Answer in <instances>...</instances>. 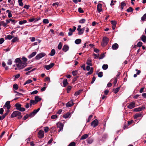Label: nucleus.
Returning a JSON list of instances; mask_svg holds the SVG:
<instances>
[{"label":"nucleus","instance_id":"nucleus-1","mask_svg":"<svg viewBox=\"0 0 146 146\" xmlns=\"http://www.w3.org/2000/svg\"><path fill=\"white\" fill-rule=\"evenodd\" d=\"M109 38L106 37H104L102 41L101 45L102 46H105L108 44Z\"/></svg>","mask_w":146,"mask_h":146},{"label":"nucleus","instance_id":"nucleus-2","mask_svg":"<svg viewBox=\"0 0 146 146\" xmlns=\"http://www.w3.org/2000/svg\"><path fill=\"white\" fill-rule=\"evenodd\" d=\"M15 62L16 63V66H24V64L22 61L20 60V58H16L15 60Z\"/></svg>","mask_w":146,"mask_h":146},{"label":"nucleus","instance_id":"nucleus-3","mask_svg":"<svg viewBox=\"0 0 146 146\" xmlns=\"http://www.w3.org/2000/svg\"><path fill=\"white\" fill-rule=\"evenodd\" d=\"M46 55V54L43 52L40 53L37 55L35 57V59L37 60H39L42 57Z\"/></svg>","mask_w":146,"mask_h":146},{"label":"nucleus","instance_id":"nucleus-4","mask_svg":"<svg viewBox=\"0 0 146 146\" xmlns=\"http://www.w3.org/2000/svg\"><path fill=\"white\" fill-rule=\"evenodd\" d=\"M21 114V113L18 111H13L11 115V118H13L16 117L19 115V114Z\"/></svg>","mask_w":146,"mask_h":146},{"label":"nucleus","instance_id":"nucleus-5","mask_svg":"<svg viewBox=\"0 0 146 146\" xmlns=\"http://www.w3.org/2000/svg\"><path fill=\"white\" fill-rule=\"evenodd\" d=\"M38 137L39 138H42L44 137V132L42 130H40L38 132Z\"/></svg>","mask_w":146,"mask_h":146},{"label":"nucleus","instance_id":"nucleus-6","mask_svg":"<svg viewBox=\"0 0 146 146\" xmlns=\"http://www.w3.org/2000/svg\"><path fill=\"white\" fill-rule=\"evenodd\" d=\"M54 65V63H51L48 65H45L44 66V68L47 70H48L52 67Z\"/></svg>","mask_w":146,"mask_h":146},{"label":"nucleus","instance_id":"nucleus-7","mask_svg":"<svg viewBox=\"0 0 146 146\" xmlns=\"http://www.w3.org/2000/svg\"><path fill=\"white\" fill-rule=\"evenodd\" d=\"M98 124V119H95L91 123V125H93L94 127L97 126Z\"/></svg>","mask_w":146,"mask_h":146},{"label":"nucleus","instance_id":"nucleus-8","mask_svg":"<svg viewBox=\"0 0 146 146\" xmlns=\"http://www.w3.org/2000/svg\"><path fill=\"white\" fill-rule=\"evenodd\" d=\"M145 108L144 106H143L142 107H139L138 108H135L133 110L134 111L138 112L141 111L142 110L144 109Z\"/></svg>","mask_w":146,"mask_h":146},{"label":"nucleus","instance_id":"nucleus-9","mask_svg":"<svg viewBox=\"0 0 146 146\" xmlns=\"http://www.w3.org/2000/svg\"><path fill=\"white\" fill-rule=\"evenodd\" d=\"M135 104L133 102H131L127 106V108L129 109H132L135 107Z\"/></svg>","mask_w":146,"mask_h":146},{"label":"nucleus","instance_id":"nucleus-10","mask_svg":"<svg viewBox=\"0 0 146 146\" xmlns=\"http://www.w3.org/2000/svg\"><path fill=\"white\" fill-rule=\"evenodd\" d=\"M10 102L9 101H7L5 104L4 106L3 107H6L7 110H9L11 107V106L10 104Z\"/></svg>","mask_w":146,"mask_h":146},{"label":"nucleus","instance_id":"nucleus-11","mask_svg":"<svg viewBox=\"0 0 146 146\" xmlns=\"http://www.w3.org/2000/svg\"><path fill=\"white\" fill-rule=\"evenodd\" d=\"M102 5L100 3L98 4L97 6V10L99 13H100L102 11Z\"/></svg>","mask_w":146,"mask_h":146},{"label":"nucleus","instance_id":"nucleus-12","mask_svg":"<svg viewBox=\"0 0 146 146\" xmlns=\"http://www.w3.org/2000/svg\"><path fill=\"white\" fill-rule=\"evenodd\" d=\"M69 48V46L67 45H64L62 48V50L64 52H66L68 50Z\"/></svg>","mask_w":146,"mask_h":146},{"label":"nucleus","instance_id":"nucleus-13","mask_svg":"<svg viewBox=\"0 0 146 146\" xmlns=\"http://www.w3.org/2000/svg\"><path fill=\"white\" fill-rule=\"evenodd\" d=\"M74 104V103H73L72 101H70L66 104V106L68 108L72 106Z\"/></svg>","mask_w":146,"mask_h":146},{"label":"nucleus","instance_id":"nucleus-14","mask_svg":"<svg viewBox=\"0 0 146 146\" xmlns=\"http://www.w3.org/2000/svg\"><path fill=\"white\" fill-rule=\"evenodd\" d=\"M63 86L65 87L68 84V83L67 82V80L66 79H64L62 81Z\"/></svg>","mask_w":146,"mask_h":146},{"label":"nucleus","instance_id":"nucleus-15","mask_svg":"<svg viewBox=\"0 0 146 146\" xmlns=\"http://www.w3.org/2000/svg\"><path fill=\"white\" fill-rule=\"evenodd\" d=\"M141 40L142 41L144 42L145 43L146 42V36L144 35H142L141 36Z\"/></svg>","mask_w":146,"mask_h":146},{"label":"nucleus","instance_id":"nucleus-16","mask_svg":"<svg viewBox=\"0 0 146 146\" xmlns=\"http://www.w3.org/2000/svg\"><path fill=\"white\" fill-rule=\"evenodd\" d=\"M119 46L117 44L115 43L113 44L112 46V48L113 50H116L118 48Z\"/></svg>","mask_w":146,"mask_h":146},{"label":"nucleus","instance_id":"nucleus-17","mask_svg":"<svg viewBox=\"0 0 146 146\" xmlns=\"http://www.w3.org/2000/svg\"><path fill=\"white\" fill-rule=\"evenodd\" d=\"M92 61V60L90 58H88L87 60L86 64L89 66H92V64L91 63Z\"/></svg>","mask_w":146,"mask_h":146},{"label":"nucleus","instance_id":"nucleus-18","mask_svg":"<svg viewBox=\"0 0 146 146\" xmlns=\"http://www.w3.org/2000/svg\"><path fill=\"white\" fill-rule=\"evenodd\" d=\"M36 54V52L35 51L33 52L31 54L28 56V58L30 59L35 56Z\"/></svg>","mask_w":146,"mask_h":146},{"label":"nucleus","instance_id":"nucleus-19","mask_svg":"<svg viewBox=\"0 0 146 146\" xmlns=\"http://www.w3.org/2000/svg\"><path fill=\"white\" fill-rule=\"evenodd\" d=\"M35 100L36 102L37 103L40 101L42 99L41 98L39 97L38 96H35Z\"/></svg>","mask_w":146,"mask_h":146},{"label":"nucleus","instance_id":"nucleus-20","mask_svg":"<svg viewBox=\"0 0 146 146\" xmlns=\"http://www.w3.org/2000/svg\"><path fill=\"white\" fill-rule=\"evenodd\" d=\"M69 32L68 33V35L69 36H71L72 35V33L74 32L75 31L72 28H69Z\"/></svg>","mask_w":146,"mask_h":146},{"label":"nucleus","instance_id":"nucleus-21","mask_svg":"<svg viewBox=\"0 0 146 146\" xmlns=\"http://www.w3.org/2000/svg\"><path fill=\"white\" fill-rule=\"evenodd\" d=\"M88 137V134H86L84 135H82L80 138V140L84 139Z\"/></svg>","mask_w":146,"mask_h":146},{"label":"nucleus","instance_id":"nucleus-22","mask_svg":"<svg viewBox=\"0 0 146 146\" xmlns=\"http://www.w3.org/2000/svg\"><path fill=\"white\" fill-rule=\"evenodd\" d=\"M21 104L19 103H17L15 105L16 109L18 110H19L21 108Z\"/></svg>","mask_w":146,"mask_h":146},{"label":"nucleus","instance_id":"nucleus-23","mask_svg":"<svg viewBox=\"0 0 146 146\" xmlns=\"http://www.w3.org/2000/svg\"><path fill=\"white\" fill-rule=\"evenodd\" d=\"M22 58V60L23 61V63H24V66H25V67L27 65V63H26V62L27 61V59L26 58L24 57H23Z\"/></svg>","mask_w":146,"mask_h":146},{"label":"nucleus","instance_id":"nucleus-24","mask_svg":"<svg viewBox=\"0 0 146 146\" xmlns=\"http://www.w3.org/2000/svg\"><path fill=\"white\" fill-rule=\"evenodd\" d=\"M55 50L54 49H52L51 50L50 52L49 53V55L52 56L54 55L55 54Z\"/></svg>","mask_w":146,"mask_h":146},{"label":"nucleus","instance_id":"nucleus-25","mask_svg":"<svg viewBox=\"0 0 146 146\" xmlns=\"http://www.w3.org/2000/svg\"><path fill=\"white\" fill-rule=\"evenodd\" d=\"M71 115L70 113V112H68L66 114L64 115L63 116V117L66 119L69 116Z\"/></svg>","mask_w":146,"mask_h":146},{"label":"nucleus","instance_id":"nucleus-26","mask_svg":"<svg viewBox=\"0 0 146 146\" xmlns=\"http://www.w3.org/2000/svg\"><path fill=\"white\" fill-rule=\"evenodd\" d=\"M17 67H16L15 68V70H21V69H22L23 68H24L25 67V66H20L19 65V66H16Z\"/></svg>","mask_w":146,"mask_h":146},{"label":"nucleus","instance_id":"nucleus-27","mask_svg":"<svg viewBox=\"0 0 146 146\" xmlns=\"http://www.w3.org/2000/svg\"><path fill=\"white\" fill-rule=\"evenodd\" d=\"M77 31H78V35H82L83 33L82 31V30L80 28H77Z\"/></svg>","mask_w":146,"mask_h":146},{"label":"nucleus","instance_id":"nucleus-28","mask_svg":"<svg viewBox=\"0 0 146 146\" xmlns=\"http://www.w3.org/2000/svg\"><path fill=\"white\" fill-rule=\"evenodd\" d=\"M120 88V86L117 87V88H116L115 89H113V92L115 94H117L118 91H119Z\"/></svg>","mask_w":146,"mask_h":146},{"label":"nucleus","instance_id":"nucleus-29","mask_svg":"<svg viewBox=\"0 0 146 146\" xmlns=\"http://www.w3.org/2000/svg\"><path fill=\"white\" fill-rule=\"evenodd\" d=\"M87 141L89 144H90L93 142V140L92 138H89L87 139Z\"/></svg>","mask_w":146,"mask_h":146},{"label":"nucleus","instance_id":"nucleus-30","mask_svg":"<svg viewBox=\"0 0 146 146\" xmlns=\"http://www.w3.org/2000/svg\"><path fill=\"white\" fill-rule=\"evenodd\" d=\"M81 41L80 39H77L75 41V43L76 44H79L81 43Z\"/></svg>","mask_w":146,"mask_h":146},{"label":"nucleus","instance_id":"nucleus-31","mask_svg":"<svg viewBox=\"0 0 146 146\" xmlns=\"http://www.w3.org/2000/svg\"><path fill=\"white\" fill-rule=\"evenodd\" d=\"M142 114L141 113H136V114L134 116V117L135 119H137V118L140 117L141 116Z\"/></svg>","mask_w":146,"mask_h":146},{"label":"nucleus","instance_id":"nucleus-32","mask_svg":"<svg viewBox=\"0 0 146 146\" xmlns=\"http://www.w3.org/2000/svg\"><path fill=\"white\" fill-rule=\"evenodd\" d=\"M82 90H79L76 92L74 94V95L75 96H78L82 92Z\"/></svg>","mask_w":146,"mask_h":146},{"label":"nucleus","instance_id":"nucleus-33","mask_svg":"<svg viewBox=\"0 0 146 146\" xmlns=\"http://www.w3.org/2000/svg\"><path fill=\"white\" fill-rule=\"evenodd\" d=\"M13 37H14L13 36L9 35L5 36V38L6 39H8L9 40H11Z\"/></svg>","mask_w":146,"mask_h":146},{"label":"nucleus","instance_id":"nucleus-34","mask_svg":"<svg viewBox=\"0 0 146 146\" xmlns=\"http://www.w3.org/2000/svg\"><path fill=\"white\" fill-rule=\"evenodd\" d=\"M126 5V4L124 2H122L121 3V9H123L124 7Z\"/></svg>","mask_w":146,"mask_h":146},{"label":"nucleus","instance_id":"nucleus-35","mask_svg":"<svg viewBox=\"0 0 146 146\" xmlns=\"http://www.w3.org/2000/svg\"><path fill=\"white\" fill-rule=\"evenodd\" d=\"M108 68V65L107 64H104L102 66V68L104 70H106Z\"/></svg>","mask_w":146,"mask_h":146},{"label":"nucleus","instance_id":"nucleus-36","mask_svg":"<svg viewBox=\"0 0 146 146\" xmlns=\"http://www.w3.org/2000/svg\"><path fill=\"white\" fill-rule=\"evenodd\" d=\"M27 22V21L26 20H24L23 21H19V24L20 25H21Z\"/></svg>","mask_w":146,"mask_h":146},{"label":"nucleus","instance_id":"nucleus-37","mask_svg":"<svg viewBox=\"0 0 146 146\" xmlns=\"http://www.w3.org/2000/svg\"><path fill=\"white\" fill-rule=\"evenodd\" d=\"M133 10V9L131 7H130L129 8L127 9L126 11L128 12H132Z\"/></svg>","mask_w":146,"mask_h":146},{"label":"nucleus","instance_id":"nucleus-38","mask_svg":"<svg viewBox=\"0 0 146 146\" xmlns=\"http://www.w3.org/2000/svg\"><path fill=\"white\" fill-rule=\"evenodd\" d=\"M86 21V19H82L79 21V23H84Z\"/></svg>","mask_w":146,"mask_h":146},{"label":"nucleus","instance_id":"nucleus-39","mask_svg":"<svg viewBox=\"0 0 146 146\" xmlns=\"http://www.w3.org/2000/svg\"><path fill=\"white\" fill-rule=\"evenodd\" d=\"M32 80H30V79H29L28 80H27L26 82L24 84V85H25L27 84H29L32 82Z\"/></svg>","mask_w":146,"mask_h":146},{"label":"nucleus","instance_id":"nucleus-40","mask_svg":"<svg viewBox=\"0 0 146 146\" xmlns=\"http://www.w3.org/2000/svg\"><path fill=\"white\" fill-rule=\"evenodd\" d=\"M146 13L143 16L141 17V20L142 21H146Z\"/></svg>","mask_w":146,"mask_h":146},{"label":"nucleus","instance_id":"nucleus-41","mask_svg":"<svg viewBox=\"0 0 146 146\" xmlns=\"http://www.w3.org/2000/svg\"><path fill=\"white\" fill-rule=\"evenodd\" d=\"M19 40V38L17 37H16L12 39V41L13 42H14L17 41H18Z\"/></svg>","mask_w":146,"mask_h":146},{"label":"nucleus","instance_id":"nucleus-42","mask_svg":"<svg viewBox=\"0 0 146 146\" xmlns=\"http://www.w3.org/2000/svg\"><path fill=\"white\" fill-rule=\"evenodd\" d=\"M12 61L11 60V59H9L7 62V64L8 65H10L12 64Z\"/></svg>","mask_w":146,"mask_h":146},{"label":"nucleus","instance_id":"nucleus-43","mask_svg":"<svg viewBox=\"0 0 146 146\" xmlns=\"http://www.w3.org/2000/svg\"><path fill=\"white\" fill-rule=\"evenodd\" d=\"M72 88V87L70 86H68L67 89V93H69L70 91V90Z\"/></svg>","mask_w":146,"mask_h":146},{"label":"nucleus","instance_id":"nucleus-44","mask_svg":"<svg viewBox=\"0 0 146 146\" xmlns=\"http://www.w3.org/2000/svg\"><path fill=\"white\" fill-rule=\"evenodd\" d=\"M43 22L45 24H48L49 23V20L48 19H44L43 20Z\"/></svg>","mask_w":146,"mask_h":146},{"label":"nucleus","instance_id":"nucleus-45","mask_svg":"<svg viewBox=\"0 0 146 146\" xmlns=\"http://www.w3.org/2000/svg\"><path fill=\"white\" fill-rule=\"evenodd\" d=\"M23 0H18V2L19 4V5L20 6H22L23 5V4L22 2Z\"/></svg>","mask_w":146,"mask_h":146},{"label":"nucleus","instance_id":"nucleus-46","mask_svg":"<svg viewBox=\"0 0 146 146\" xmlns=\"http://www.w3.org/2000/svg\"><path fill=\"white\" fill-rule=\"evenodd\" d=\"M78 11L80 13H84V11L81 7H79L78 9Z\"/></svg>","mask_w":146,"mask_h":146},{"label":"nucleus","instance_id":"nucleus-47","mask_svg":"<svg viewBox=\"0 0 146 146\" xmlns=\"http://www.w3.org/2000/svg\"><path fill=\"white\" fill-rule=\"evenodd\" d=\"M77 72L78 71L77 70H73L72 72V75L74 76H76L77 74Z\"/></svg>","mask_w":146,"mask_h":146},{"label":"nucleus","instance_id":"nucleus-48","mask_svg":"<svg viewBox=\"0 0 146 146\" xmlns=\"http://www.w3.org/2000/svg\"><path fill=\"white\" fill-rule=\"evenodd\" d=\"M13 88L15 90H17L18 88V86L17 84H14L13 86Z\"/></svg>","mask_w":146,"mask_h":146},{"label":"nucleus","instance_id":"nucleus-49","mask_svg":"<svg viewBox=\"0 0 146 146\" xmlns=\"http://www.w3.org/2000/svg\"><path fill=\"white\" fill-rule=\"evenodd\" d=\"M105 54L104 53H103V54H101L100 55V57H99V58L100 59H102L103 58H104L105 57Z\"/></svg>","mask_w":146,"mask_h":146},{"label":"nucleus","instance_id":"nucleus-50","mask_svg":"<svg viewBox=\"0 0 146 146\" xmlns=\"http://www.w3.org/2000/svg\"><path fill=\"white\" fill-rule=\"evenodd\" d=\"M98 76L99 77H102L103 74V72H100L99 73H98Z\"/></svg>","mask_w":146,"mask_h":146},{"label":"nucleus","instance_id":"nucleus-51","mask_svg":"<svg viewBox=\"0 0 146 146\" xmlns=\"http://www.w3.org/2000/svg\"><path fill=\"white\" fill-rule=\"evenodd\" d=\"M142 44L143 43L141 41H139L137 43V46L140 47L142 46Z\"/></svg>","mask_w":146,"mask_h":146},{"label":"nucleus","instance_id":"nucleus-52","mask_svg":"<svg viewBox=\"0 0 146 146\" xmlns=\"http://www.w3.org/2000/svg\"><path fill=\"white\" fill-rule=\"evenodd\" d=\"M62 46V45L61 42H60L58 46V49L60 50L61 49Z\"/></svg>","mask_w":146,"mask_h":146},{"label":"nucleus","instance_id":"nucleus-53","mask_svg":"<svg viewBox=\"0 0 146 146\" xmlns=\"http://www.w3.org/2000/svg\"><path fill=\"white\" fill-rule=\"evenodd\" d=\"M30 117L29 116V115H28V114H26L23 117V119L24 120H26L28 118Z\"/></svg>","mask_w":146,"mask_h":146},{"label":"nucleus","instance_id":"nucleus-54","mask_svg":"<svg viewBox=\"0 0 146 146\" xmlns=\"http://www.w3.org/2000/svg\"><path fill=\"white\" fill-rule=\"evenodd\" d=\"M9 21H11L12 22V23H13V24L14 25L16 23L17 21H16L15 20L12 19L10 18L9 19Z\"/></svg>","mask_w":146,"mask_h":146},{"label":"nucleus","instance_id":"nucleus-55","mask_svg":"<svg viewBox=\"0 0 146 146\" xmlns=\"http://www.w3.org/2000/svg\"><path fill=\"white\" fill-rule=\"evenodd\" d=\"M93 117V115H90V116H89L88 118V119L87 121V122H89L90 121V120L92 118V117Z\"/></svg>","mask_w":146,"mask_h":146},{"label":"nucleus","instance_id":"nucleus-56","mask_svg":"<svg viewBox=\"0 0 146 146\" xmlns=\"http://www.w3.org/2000/svg\"><path fill=\"white\" fill-rule=\"evenodd\" d=\"M76 143L74 142H71L68 146H76Z\"/></svg>","mask_w":146,"mask_h":146},{"label":"nucleus","instance_id":"nucleus-57","mask_svg":"<svg viewBox=\"0 0 146 146\" xmlns=\"http://www.w3.org/2000/svg\"><path fill=\"white\" fill-rule=\"evenodd\" d=\"M111 23L113 25H116L117 24L116 22L115 21H111Z\"/></svg>","mask_w":146,"mask_h":146},{"label":"nucleus","instance_id":"nucleus-58","mask_svg":"<svg viewBox=\"0 0 146 146\" xmlns=\"http://www.w3.org/2000/svg\"><path fill=\"white\" fill-rule=\"evenodd\" d=\"M38 92V91L37 90H35V91H34L32 92L30 94H32H32L34 95V94H36Z\"/></svg>","mask_w":146,"mask_h":146},{"label":"nucleus","instance_id":"nucleus-59","mask_svg":"<svg viewBox=\"0 0 146 146\" xmlns=\"http://www.w3.org/2000/svg\"><path fill=\"white\" fill-rule=\"evenodd\" d=\"M57 117V115H53L51 116V118L52 119H55Z\"/></svg>","mask_w":146,"mask_h":146},{"label":"nucleus","instance_id":"nucleus-60","mask_svg":"<svg viewBox=\"0 0 146 146\" xmlns=\"http://www.w3.org/2000/svg\"><path fill=\"white\" fill-rule=\"evenodd\" d=\"M63 127V123H58L57 124V127Z\"/></svg>","mask_w":146,"mask_h":146},{"label":"nucleus","instance_id":"nucleus-61","mask_svg":"<svg viewBox=\"0 0 146 146\" xmlns=\"http://www.w3.org/2000/svg\"><path fill=\"white\" fill-rule=\"evenodd\" d=\"M31 103H32L33 104V105H34L36 104L37 103V102H36V101L35 100H31Z\"/></svg>","mask_w":146,"mask_h":146},{"label":"nucleus","instance_id":"nucleus-62","mask_svg":"<svg viewBox=\"0 0 146 146\" xmlns=\"http://www.w3.org/2000/svg\"><path fill=\"white\" fill-rule=\"evenodd\" d=\"M93 55L95 56V57H94V59H96L99 58L98 57L99 56V54H98L97 55V54L94 53L93 54Z\"/></svg>","mask_w":146,"mask_h":146},{"label":"nucleus","instance_id":"nucleus-63","mask_svg":"<svg viewBox=\"0 0 146 146\" xmlns=\"http://www.w3.org/2000/svg\"><path fill=\"white\" fill-rule=\"evenodd\" d=\"M35 114H36L34 113V112L33 111V112L29 114V116H30V117H33Z\"/></svg>","mask_w":146,"mask_h":146},{"label":"nucleus","instance_id":"nucleus-64","mask_svg":"<svg viewBox=\"0 0 146 146\" xmlns=\"http://www.w3.org/2000/svg\"><path fill=\"white\" fill-rule=\"evenodd\" d=\"M1 25H2L3 27H6L7 24L5 23L4 21H2L1 22Z\"/></svg>","mask_w":146,"mask_h":146}]
</instances>
